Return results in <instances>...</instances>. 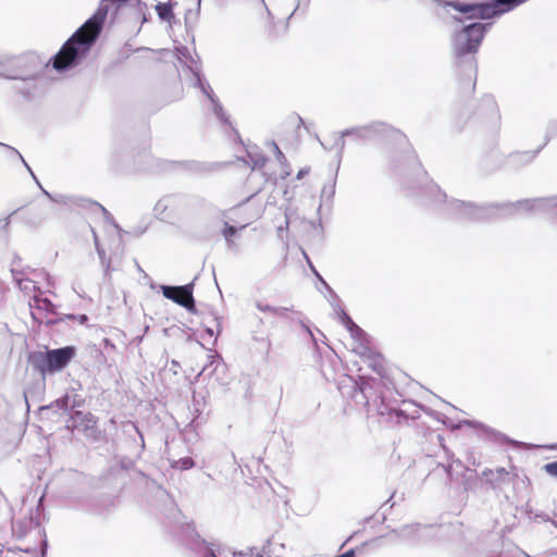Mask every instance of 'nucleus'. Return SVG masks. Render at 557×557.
<instances>
[{"label": "nucleus", "instance_id": "obj_33", "mask_svg": "<svg viewBox=\"0 0 557 557\" xmlns=\"http://www.w3.org/2000/svg\"><path fill=\"white\" fill-rule=\"evenodd\" d=\"M138 7V12L143 15V22H147L146 10L147 4L140 0H135Z\"/></svg>", "mask_w": 557, "mask_h": 557}, {"label": "nucleus", "instance_id": "obj_5", "mask_svg": "<svg viewBox=\"0 0 557 557\" xmlns=\"http://www.w3.org/2000/svg\"><path fill=\"white\" fill-rule=\"evenodd\" d=\"M256 195L257 193H253L238 205L225 210L222 213L223 218L239 224V228H245L252 221L258 220L263 213V206L256 201Z\"/></svg>", "mask_w": 557, "mask_h": 557}, {"label": "nucleus", "instance_id": "obj_42", "mask_svg": "<svg viewBox=\"0 0 557 557\" xmlns=\"http://www.w3.org/2000/svg\"><path fill=\"white\" fill-rule=\"evenodd\" d=\"M326 194V186L323 187L322 189V197Z\"/></svg>", "mask_w": 557, "mask_h": 557}, {"label": "nucleus", "instance_id": "obj_2", "mask_svg": "<svg viewBox=\"0 0 557 557\" xmlns=\"http://www.w3.org/2000/svg\"><path fill=\"white\" fill-rule=\"evenodd\" d=\"M115 3H119V1L102 0L95 14L62 46L52 59V66L58 72L67 71L81 63L99 37L110 7Z\"/></svg>", "mask_w": 557, "mask_h": 557}, {"label": "nucleus", "instance_id": "obj_39", "mask_svg": "<svg viewBox=\"0 0 557 557\" xmlns=\"http://www.w3.org/2000/svg\"><path fill=\"white\" fill-rule=\"evenodd\" d=\"M451 18H453L455 22H458V23H461V22H462V20H461V18H459L458 16H455V15H453V16H451Z\"/></svg>", "mask_w": 557, "mask_h": 557}, {"label": "nucleus", "instance_id": "obj_35", "mask_svg": "<svg viewBox=\"0 0 557 557\" xmlns=\"http://www.w3.org/2000/svg\"><path fill=\"white\" fill-rule=\"evenodd\" d=\"M382 364L380 362L376 361V359H374L373 361V370L381 375V371H382Z\"/></svg>", "mask_w": 557, "mask_h": 557}, {"label": "nucleus", "instance_id": "obj_1", "mask_svg": "<svg viewBox=\"0 0 557 557\" xmlns=\"http://www.w3.org/2000/svg\"><path fill=\"white\" fill-rule=\"evenodd\" d=\"M423 197L428 203L438 207L444 214L460 221H488L518 212H531L550 216L557 226V196L478 206L458 199H448L437 185L430 183L423 188Z\"/></svg>", "mask_w": 557, "mask_h": 557}, {"label": "nucleus", "instance_id": "obj_27", "mask_svg": "<svg viewBox=\"0 0 557 557\" xmlns=\"http://www.w3.org/2000/svg\"><path fill=\"white\" fill-rule=\"evenodd\" d=\"M249 157L252 161V169L262 168L267 162V158L261 154H256V157H252V153L249 152Z\"/></svg>", "mask_w": 557, "mask_h": 557}, {"label": "nucleus", "instance_id": "obj_44", "mask_svg": "<svg viewBox=\"0 0 557 557\" xmlns=\"http://www.w3.org/2000/svg\"><path fill=\"white\" fill-rule=\"evenodd\" d=\"M41 502H42V497H41V498H39L38 506H40ZM38 509H39V507H37V510H38Z\"/></svg>", "mask_w": 557, "mask_h": 557}, {"label": "nucleus", "instance_id": "obj_32", "mask_svg": "<svg viewBox=\"0 0 557 557\" xmlns=\"http://www.w3.org/2000/svg\"><path fill=\"white\" fill-rule=\"evenodd\" d=\"M208 358L210 359V362H209V363H207V364L202 368L201 373H203V372H206L207 370H209V369H210L214 363H218V357H216V356L210 355V356H208ZM218 366H219V364H216V366L214 367L213 371H215V370H216Z\"/></svg>", "mask_w": 557, "mask_h": 557}, {"label": "nucleus", "instance_id": "obj_43", "mask_svg": "<svg viewBox=\"0 0 557 557\" xmlns=\"http://www.w3.org/2000/svg\"><path fill=\"white\" fill-rule=\"evenodd\" d=\"M207 332L210 334V336L213 335V331L211 329H208Z\"/></svg>", "mask_w": 557, "mask_h": 557}, {"label": "nucleus", "instance_id": "obj_11", "mask_svg": "<svg viewBox=\"0 0 557 557\" xmlns=\"http://www.w3.org/2000/svg\"><path fill=\"white\" fill-rule=\"evenodd\" d=\"M196 81L197 85L201 89V91L209 98V100L212 103V110L218 119H220L224 123H228V119L225 115L222 106L219 103V101L214 98L213 91L209 85L208 82H206L199 73H196Z\"/></svg>", "mask_w": 557, "mask_h": 557}, {"label": "nucleus", "instance_id": "obj_9", "mask_svg": "<svg viewBox=\"0 0 557 557\" xmlns=\"http://www.w3.org/2000/svg\"><path fill=\"white\" fill-rule=\"evenodd\" d=\"M542 147H539L535 150H527V151H515L508 154L505 158L504 165L511 169L518 170L524 165H528L533 162Z\"/></svg>", "mask_w": 557, "mask_h": 557}, {"label": "nucleus", "instance_id": "obj_12", "mask_svg": "<svg viewBox=\"0 0 557 557\" xmlns=\"http://www.w3.org/2000/svg\"><path fill=\"white\" fill-rule=\"evenodd\" d=\"M424 530V527H422L419 523H414L404 525L398 530L393 531V533H395L398 537H400L404 541L419 542L422 539V532Z\"/></svg>", "mask_w": 557, "mask_h": 557}, {"label": "nucleus", "instance_id": "obj_29", "mask_svg": "<svg viewBox=\"0 0 557 557\" xmlns=\"http://www.w3.org/2000/svg\"><path fill=\"white\" fill-rule=\"evenodd\" d=\"M57 406L60 408V409H67L70 407V396L69 395H65L61 398H59L57 401H55ZM76 404L75 401L71 405V407H75Z\"/></svg>", "mask_w": 557, "mask_h": 557}, {"label": "nucleus", "instance_id": "obj_6", "mask_svg": "<svg viewBox=\"0 0 557 557\" xmlns=\"http://www.w3.org/2000/svg\"><path fill=\"white\" fill-rule=\"evenodd\" d=\"M344 135H351L361 140H371L379 137H392L395 140L405 139V135L392 125L373 121L366 125L350 127L344 131Z\"/></svg>", "mask_w": 557, "mask_h": 557}, {"label": "nucleus", "instance_id": "obj_14", "mask_svg": "<svg viewBox=\"0 0 557 557\" xmlns=\"http://www.w3.org/2000/svg\"><path fill=\"white\" fill-rule=\"evenodd\" d=\"M33 528L38 529L39 523L36 521L30 513L29 518H26L21 521L13 522L12 529L13 533L18 537H24Z\"/></svg>", "mask_w": 557, "mask_h": 557}, {"label": "nucleus", "instance_id": "obj_4", "mask_svg": "<svg viewBox=\"0 0 557 557\" xmlns=\"http://www.w3.org/2000/svg\"><path fill=\"white\" fill-rule=\"evenodd\" d=\"M75 356V348L65 346L58 349H50L46 352H35L29 360L33 367L45 376L47 373L62 371Z\"/></svg>", "mask_w": 557, "mask_h": 557}, {"label": "nucleus", "instance_id": "obj_7", "mask_svg": "<svg viewBox=\"0 0 557 557\" xmlns=\"http://www.w3.org/2000/svg\"><path fill=\"white\" fill-rule=\"evenodd\" d=\"M334 310L342 324L347 329L351 338L356 342L354 350L361 356L366 355L369 350L367 347V333L351 320L343 308L336 306L334 307Z\"/></svg>", "mask_w": 557, "mask_h": 557}, {"label": "nucleus", "instance_id": "obj_21", "mask_svg": "<svg viewBox=\"0 0 557 557\" xmlns=\"http://www.w3.org/2000/svg\"><path fill=\"white\" fill-rule=\"evenodd\" d=\"M30 307L35 306L38 309L45 310L47 312H53V304L48 298H40L38 296H34L33 301L29 302Z\"/></svg>", "mask_w": 557, "mask_h": 557}, {"label": "nucleus", "instance_id": "obj_15", "mask_svg": "<svg viewBox=\"0 0 557 557\" xmlns=\"http://www.w3.org/2000/svg\"><path fill=\"white\" fill-rule=\"evenodd\" d=\"M12 276L22 292L30 294L36 290V284L33 280L24 277V273L18 271L16 268L11 270Z\"/></svg>", "mask_w": 557, "mask_h": 557}, {"label": "nucleus", "instance_id": "obj_26", "mask_svg": "<svg viewBox=\"0 0 557 557\" xmlns=\"http://www.w3.org/2000/svg\"><path fill=\"white\" fill-rule=\"evenodd\" d=\"M174 467L181 470H188L194 467V460L189 457L181 458L175 462Z\"/></svg>", "mask_w": 557, "mask_h": 557}, {"label": "nucleus", "instance_id": "obj_45", "mask_svg": "<svg viewBox=\"0 0 557 557\" xmlns=\"http://www.w3.org/2000/svg\"><path fill=\"white\" fill-rule=\"evenodd\" d=\"M264 7H265V2L264 0H259Z\"/></svg>", "mask_w": 557, "mask_h": 557}, {"label": "nucleus", "instance_id": "obj_3", "mask_svg": "<svg viewBox=\"0 0 557 557\" xmlns=\"http://www.w3.org/2000/svg\"><path fill=\"white\" fill-rule=\"evenodd\" d=\"M492 26L491 23L474 22L463 26L459 30H455L451 36V49L456 63L461 65L465 63L470 74L476 73L475 53L484 39L486 32Z\"/></svg>", "mask_w": 557, "mask_h": 557}, {"label": "nucleus", "instance_id": "obj_37", "mask_svg": "<svg viewBox=\"0 0 557 557\" xmlns=\"http://www.w3.org/2000/svg\"><path fill=\"white\" fill-rule=\"evenodd\" d=\"M307 173H308V170H306V169L300 170L297 174V178L298 180L302 178Z\"/></svg>", "mask_w": 557, "mask_h": 557}, {"label": "nucleus", "instance_id": "obj_36", "mask_svg": "<svg viewBox=\"0 0 557 557\" xmlns=\"http://www.w3.org/2000/svg\"><path fill=\"white\" fill-rule=\"evenodd\" d=\"M88 318L86 314H81L77 317V321L81 323V324H84L85 322H87Z\"/></svg>", "mask_w": 557, "mask_h": 557}, {"label": "nucleus", "instance_id": "obj_10", "mask_svg": "<svg viewBox=\"0 0 557 557\" xmlns=\"http://www.w3.org/2000/svg\"><path fill=\"white\" fill-rule=\"evenodd\" d=\"M202 557H263V555L261 553H255L252 548L236 552L232 548L214 550L212 547L205 546Z\"/></svg>", "mask_w": 557, "mask_h": 557}, {"label": "nucleus", "instance_id": "obj_25", "mask_svg": "<svg viewBox=\"0 0 557 557\" xmlns=\"http://www.w3.org/2000/svg\"><path fill=\"white\" fill-rule=\"evenodd\" d=\"M485 106L492 112L493 121L495 123H497L499 121V112H498L495 101L491 98H487L485 100Z\"/></svg>", "mask_w": 557, "mask_h": 557}, {"label": "nucleus", "instance_id": "obj_41", "mask_svg": "<svg viewBox=\"0 0 557 557\" xmlns=\"http://www.w3.org/2000/svg\"><path fill=\"white\" fill-rule=\"evenodd\" d=\"M334 194V185L330 186V195L332 196Z\"/></svg>", "mask_w": 557, "mask_h": 557}, {"label": "nucleus", "instance_id": "obj_17", "mask_svg": "<svg viewBox=\"0 0 557 557\" xmlns=\"http://www.w3.org/2000/svg\"><path fill=\"white\" fill-rule=\"evenodd\" d=\"M347 135H344V131L341 133H334L332 143H324L321 141L322 147L325 150H336L338 159L342 158L343 151L345 149V137Z\"/></svg>", "mask_w": 557, "mask_h": 557}, {"label": "nucleus", "instance_id": "obj_31", "mask_svg": "<svg viewBox=\"0 0 557 557\" xmlns=\"http://www.w3.org/2000/svg\"><path fill=\"white\" fill-rule=\"evenodd\" d=\"M544 469L548 474H550L553 476H557V461L546 463L544 466Z\"/></svg>", "mask_w": 557, "mask_h": 557}, {"label": "nucleus", "instance_id": "obj_40", "mask_svg": "<svg viewBox=\"0 0 557 557\" xmlns=\"http://www.w3.org/2000/svg\"><path fill=\"white\" fill-rule=\"evenodd\" d=\"M44 546H45V548H42V550H41V556H44L46 554V546H47L46 541L44 542Z\"/></svg>", "mask_w": 557, "mask_h": 557}, {"label": "nucleus", "instance_id": "obj_20", "mask_svg": "<svg viewBox=\"0 0 557 557\" xmlns=\"http://www.w3.org/2000/svg\"><path fill=\"white\" fill-rule=\"evenodd\" d=\"M236 233H237V227L228 224V222L226 221L224 223V228L222 230V236L224 237L228 249H234L236 246L233 240V236Z\"/></svg>", "mask_w": 557, "mask_h": 557}, {"label": "nucleus", "instance_id": "obj_38", "mask_svg": "<svg viewBox=\"0 0 557 557\" xmlns=\"http://www.w3.org/2000/svg\"><path fill=\"white\" fill-rule=\"evenodd\" d=\"M164 201H165V200H160V201L157 203V206H156V210H159V209H161V208H165L166 206L164 205Z\"/></svg>", "mask_w": 557, "mask_h": 557}, {"label": "nucleus", "instance_id": "obj_34", "mask_svg": "<svg viewBox=\"0 0 557 557\" xmlns=\"http://www.w3.org/2000/svg\"><path fill=\"white\" fill-rule=\"evenodd\" d=\"M84 421H85L87 428L95 426L97 423L96 417L91 413H86L84 416Z\"/></svg>", "mask_w": 557, "mask_h": 557}, {"label": "nucleus", "instance_id": "obj_22", "mask_svg": "<svg viewBox=\"0 0 557 557\" xmlns=\"http://www.w3.org/2000/svg\"><path fill=\"white\" fill-rule=\"evenodd\" d=\"M0 78L24 79V77L16 71L5 67L1 57H0Z\"/></svg>", "mask_w": 557, "mask_h": 557}, {"label": "nucleus", "instance_id": "obj_13", "mask_svg": "<svg viewBox=\"0 0 557 557\" xmlns=\"http://www.w3.org/2000/svg\"><path fill=\"white\" fill-rule=\"evenodd\" d=\"M482 475L493 487H497L510 481V473L505 468H496L495 470L485 469Z\"/></svg>", "mask_w": 557, "mask_h": 557}, {"label": "nucleus", "instance_id": "obj_46", "mask_svg": "<svg viewBox=\"0 0 557 557\" xmlns=\"http://www.w3.org/2000/svg\"><path fill=\"white\" fill-rule=\"evenodd\" d=\"M553 523H554V525L557 528V521H554Z\"/></svg>", "mask_w": 557, "mask_h": 557}, {"label": "nucleus", "instance_id": "obj_23", "mask_svg": "<svg viewBox=\"0 0 557 557\" xmlns=\"http://www.w3.org/2000/svg\"><path fill=\"white\" fill-rule=\"evenodd\" d=\"M92 234H94V240H95L96 250H97V253H98V256L100 258L101 264L103 267H106V269L108 270L109 269V261L106 260V251L100 246L99 239H98V235L96 234V232L94 230H92Z\"/></svg>", "mask_w": 557, "mask_h": 557}, {"label": "nucleus", "instance_id": "obj_18", "mask_svg": "<svg viewBox=\"0 0 557 557\" xmlns=\"http://www.w3.org/2000/svg\"><path fill=\"white\" fill-rule=\"evenodd\" d=\"M91 210L102 214L104 221L110 224L117 233L119 238H122V228L114 222L113 216L110 212L98 202H90Z\"/></svg>", "mask_w": 557, "mask_h": 557}, {"label": "nucleus", "instance_id": "obj_19", "mask_svg": "<svg viewBox=\"0 0 557 557\" xmlns=\"http://www.w3.org/2000/svg\"><path fill=\"white\" fill-rule=\"evenodd\" d=\"M256 308L259 311L268 312L277 317H286V313L290 310L288 307H273L260 300L256 301Z\"/></svg>", "mask_w": 557, "mask_h": 557}, {"label": "nucleus", "instance_id": "obj_8", "mask_svg": "<svg viewBox=\"0 0 557 557\" xmlns=\"http://www.w3.org/2000/svg\"><path fill=\"white\" fill-rule=\"evenodd\" d=\"M193 284H186L182 286H168L162 285V295L175 304L184 307L190 312L195 311V299L193 296Z\"/></svg>", "mask_w": 557, "mask_h": 557}, {"label": "nucleus", "instance_id": "obj_24", "mask_svg": "<svg viewBox=\"0 0 557 557\" xmlns=\"http://www.w3.org/2000/svg\"><path fill=\"white\" fill-rule=\"evenodd\" d=\"M0 146H3L5 148H8L10 151H12V153H14L15 156L18 157V159L23 162V164L25 165V168L29 171L30 175L34 177V180L36 181V183L40 186L38 180L36 178L34 172L32 171V169L29 168V165L26 163V161L24 160V158L22 157V154L13 147L11 146H8V145H4L2 143H0Z\"/></svg>", "mask_w": 557, "mask_h": 557}, {"label": "nucleus", "instance_id": "obj_28", "mask_svg": "<svg viewBox=\"0 0 557 557\" xmlns=\"http://www.w3.org/2000/svg\"><path fill=\"white\" fill-rule=\"evenodd\" d=\"M40 188L42 189V193L49 198L51 199L52 201H55V202H59V203H67V200H69V197L66 196H63V195H51L50 193H48L47 190H45L41 186Z\"/></svg>", "mask_w": 557, "mask_h": 557}, {"label": "nucleus", "instance_id": "obj_30", "mask_svg": "<svg viewBox=\"0 0 557 557\" xmlns=\"http://www.w3.org/2000/svg\"><path fill=\"white\" fill-rule=\"evenodd\" d=\"M271 146L273 147V150L275 152V157H276L277 161L281 164L286 162V158H285L284 153L281 151V149L278 148V146L274 141L271 143Z\"/></svg>", "mask_w": 557, "mask_h": 557}, {"label": "nucleus", "instance_id": "obj_16", "mask_svg": "<svg viewBox=\"0 0 557 557\" xmlns=\"http://www.w3.org/2000/svg\"><path fill=\"white\" fill-rule=\"evenodd\" d=\"M175 4L176 2H172L171 0L166 2H158L154 9L157 11L159 18L163 22L171 24L175 17L173 12Z\"/></svg>", "mask_w": 557, "mask_h": 557}]
</instances>
